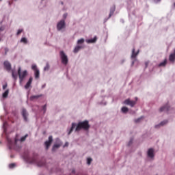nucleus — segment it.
<instances>
[{"label":"nucleus","instance_id":"obj_16","mask_svg":"<svg viewBox=\"0 0 175 175\" xmlns=\"http://www.w3.org/2000/svg\"><path fill=\"white\" fill-rule=\"evenodd\" d=\"M62 146V143L55 144L53 146L52 151H55L57 148H59Z\"/></svg>","mask_w":175,"mask_h":175},{"label":"nucleus","instance_id":"obj_17","mask_svg":"<svg viewBox=\"0 0 175 175\" xmlns=\"http://www.w3.org/2000/svg\"><path fill=\"white\" fill-rule=\"evenodd\" d=\"M139 50L137 52H135V48L132 50L131 58H135L139 55Z\"/></svg>","mask_w":175,"mask_h":175},{"label":"nucleus","instance_id":"obj_6","mask_svg":"<svg viewBox=\"0 0 175 175\" xmlns=\"http://www.w3.org/2000/svg\"><path fill=\"white\" fill-rule=\"evenodd\" d=\"M66 28V25L65 23V20H61L59 22L57 23V31H62V29H64Z\"/></svg>","mask_w":175,"mask_h":175},{"label":"nucleus","instance_id":"obj_9","mask_svg":"<svg viewBox=\"0 0 175 175\" xmlns=\"http://www.w3.org/2000/svg\"><path fill=\"white\" fill-rule=\"evenodd\" d=\"M124 105H128L129 106H131V107H133L135 105H136V101L131 100V99L128 98L124 100Z\"/></svg>","mask_w":175,"mask_h":175},{"label":"nucleus","instance_id":"obj_29","mask_svg":"<svg viewBox=\"0 0 175 175\" xmlns=\"http://www.w3.org/2000/svg\"><path fill=\"white\" fill-rule=\"evenodd\" d=\"M83 43H84V39L83 38H81V39L78 40L77 44H83Z\"/></svg>","mask_w":175,"mask_h":175},{"label":"nucleus","instance_id":"obj_40","mask_svg":"<svg viewBox=\"0 0 175 175\" xmlns=\"http://www.w3.org/2000/svg\"><path fill=\"white\" fill-rule=\"evenodd\" d=\"M2 31H3V29L2 27L0 28V35H1V32H2ZM0 42H1V38H0Z\"/></svg>","mask_w":175,"mask_h":175},{"label":"nucleus","instance_id":"obj_3","mask_svg":"<svg viewBox=\"0 0 175 175\" xmlns=\"http://www.w3.org/2000/svg\"><path fill=\"white\" fill-rule=\"evenodd\" d=\"M29 162H30V163H36L38 166H44V165H46V161H38V157L36 156H34L31 159H29Z\"/></svg>","mask_w":175,"mask_h":175},{"label":"nucleus","instance_id":"obj_42","mask_svg":"<svg viewBox=\"0 0 175 175\" xmlns=\"http://www.w3.org/2000/svg\"><path fill=\"white\" fill-rule=\"evenodd\" d=\"M113 13H114L113 11L110 12V14H109V17H110L111 16H113Z\"/></svg>","mask_w":175,"mask_h":175},{"label":"nucleus","instance_id":"obj_32","mask_svg":"<svg viewBox=\"0 0 175 175\" xmlns=\"http://www.w3.org/2000/svg\"><path fill=\"white\" fill-rule=\"evenodd\" d=\"M16 167V164L14 163H11L9 165L10 169H13V167Z\"/></svg>","mask_w":175,"mask_h":175},{"label":"nucleus","instance_id":"obj_34","mask_svg":"<svg viewBox=\"0 0 175 175\" xmlns=\"http://www.w3.org/2000/svg\"><path fill=\"white\" fill-rule=\"evenodd\" d=\"M143 118V117H141L139 118L135 119V122L137 123V122H140V120Z\"/></svg>","mask_w":175,"mask_h":175},{"label":"nucleus","instance_id":"obj_47","mask_svg":"<svg viewBox=\"0 0 175 175\" xmlns=\"http://www.w3.org/2000/svg\"><path fill=\"white\" fill-rule=\"evenodd\" d=\"M2 0H0V1H1Z\"/></svg>","mask_w":175,"mask_h":175},{"label":"nucleus","instance_id":"obj_24","mask_svg":"<svg viewBox=\"0 0 175 175\" xmlns=\"http://www.w3.org/2000/svg\"><path fill=\"white\" fill-rule=\"evenodd\" d=\"M12 75L13 79H14L15 80H17V77H18L17 72H14V71L12 70Z\"/></svg>","mask_w":175,"mask_h":175},{"label":"nucleus","instance_id":"obj_27","mask_svg":"<svg viewBox=\"0 0 175 175\" xmlns=\"http://www.w3.org/2000/svg\"><path fill=\"white\" fill-rule=\"evenodd\" d=\"M9 95V89H8L4 93H3V98H6Z\"/></svg>","mask_w":175,"mask_h":175},{"label":"nucleus","instance_id":"obj_12","mask_svg":"<svg viewBox=\"0 0 175 175\" xmlns=\"http://www.w3.org/2000/svg\"><path fill=\"white\" fill-rule=\"evenodd\" d=\"M4 68H5L6 70H10L12 69V65L9 62H4Z\"/></svg>","mask_w":175,"mask_h":175},{"label":"nucleus","instance_id":"obj_23","mask_svg":"<svg viewBox=\"0 0 175 175\" xmlns=\"http://www.w3.org/2000/svg\"><path fill=\"white\" fill-rule=\"evenodd\" d=\"M28 137V134H26L25 136L22 137L21 139H20V142L21 143H23V142H24L25 140L27 139V138Z\"/></svg>","mask_w":175,"mask_h":175},{"label":"nucleus","instance_id":"obj_25","mask_svg":"<svg viewBox=\"0 0 175 175\" xmlns=\"http://www.w3.org/2000/svg\"><path fill=\"white\" fill-rule=\"evenodd\" d=\"M21 42L25 43V44H27V43H28V40H27V38H22L21 40Z\"/></svg>","mask_w":175,"mask_h":175},{"label":"nucleus","instance_id":"obj_8","mask_svg":"<svg viewBox=\"0 0 175 175\" xmlns=\"http://www.w3.org/2000/svg\"><path fill=\"white\" fill-rule=\"evenodd\" d=\"M51 143H53V136L51 135L49 137V140L46 141L44 143L46 150H49V148H50V146H51Z\"/></svg>","mask_w":175,"mask_h":175},{"label":"nucleus","instance_id":"obj_44","mask_svg":"<svg viewBox=\"0 0 175 175\" xmlns=\"http://www.w3.org/2000/svg\"><path fill=\"white\" fill-rule=\"evenodd\" d=\"M72 173H75V170H72Z\"/></svg>","mask_w":175,"mask_h":175},{"label":"nucleus","instance_id":"obj_1","mask_svg":"<svg viewBox=\"0 0 175 175\" xmlns=\"http://www.w3.org/2000/svg\"><path fill=\"white\" fill-rule=\"evenodd\" d=\"M8 146L10 150H16V151H18L20 148H21V146H18L17 142H18V139L15 138L14 142L12 141V139L7 138Z\"/></svg>","mask_w":175,"mask_h":175},{"label":"nucleus","instance_id":"obj_2","mask_svg":"<svg viewBox=\"0 0 175 175\" xmlns=\"http://www.w3.org/2000/svg\"><path fill=\"white\" fill-rule=\"evenodd\" d=\"M81 129H84V131H88V129H90V123L88 122V120L79 122L77 125L75 132H79Z\"/></svg>","mask_w":175,"mask_h":175},{"label":"nucleus","instance_id":"obj_35","mask_svg":"<svg viewBox=\"0 0 175 175\" xmlns=\"http://www.w3.org/2000/svg\"><path fill=\"white\" fill-rule=\"evenodd\" d=\"M4 51H5V55H6L8 54V53H9V49L8 48H5L4 49Z\"/></svg>","mask_w":175,"mask_h":175},{"label":"nucleus","instance_id":"obj_39","mask_svg":"<svg viewBox=\"0 0 175 175\" xmlns=\"http://www.w3.org/2000/svg\"><path fill=\"white\" fill-rule=\"evenodd\" d=\"M63 17H64V18H66V17H68V14H64L63 15Z\"/></svg>","mask_w":175,"mask_h":175},{"label":"nucleus","instance_id":"obj_4","mask_svg":"<svg viewBox=\"0 0 175 175\" xmlns=\"http://www.w3.org/2000/svg\"><path fill=\"white\" fill-rule=\"evenodd\" d=\"M18 75L19 76V80L21 83L24 81V79L27 77V75H28V72L27 70H24L23 72H21V67H19L18 69Z\"/></svg>","mask_w":175,"mask_h":175},{"label":"nucleus","instance_id":"obj_15","mask_svg":"<svg viewBox=\"0 0 175 175\" xmlns=\"http://www.w3.org/2000/svg\"><path fill=\"white\" fill-rule=\"evenodd\" d=\"M148 157H149V158H152L154 157V149L152 148L148 149Z\"/></svg>","mask_w":175,"mask_h":175},{"label":"nucleus","instance_id":"obj_11","mask_svg":"<svg viewBox=\"0 0 175 175\" xmlns=\"http://www.w3.org/2000/svg\"><path fill=\"white\" fill-rule=\"evenodd\" d=\"M169 61H170V62H172V64H174V62H175V49H174V52L170 55Z\"/></svg>","mask_w":175,"mask_h":175},{"label":"nucleus","instance_id":"obj_45","mask_svg":"<svg viewBox=\"0 0 175 175\" xmlns=\"http://www.w3.org/2000/svg\"><path fill=\"white\" fill-rule=\"evenodd\" d=\"M42 88H44V85L42 86Z\"/></svg>","mask_w":175,"mask_h":175},{"label":"nucleus","instance_id":"obj_46","mask_svg":"<svg viewBox=\"0 0 175 175\" xmlns=\"http://www.w3.org/2000/svg\"><path fill=\"white\" fill-rule=\"evenodd\" d=\"M9 5H10V2H9Z\"/></svg>","mask_w":175,"mask_h":175},{"label":"nucleus","instance_id":"obj_5","mask_svg":"<svg viewBox=\"0 0 175 175\" xmlns=\"http://www.w3.org/2000/svg\"><path fill=\"white\" fill-rule=\"evenodd\" d=\"M60 57L62 59V64H63V65H68L69 59H68V56L65 54L64 51H60Z\"/></svg>","mask_w":175,"mask_h":175},{"label":"nucleus","instance_id":"obj_22","mask_svg":"<svg viewBox=\"0 0 175 175\" xmlns=\"http://www.w3.org/2000/svg\"><path fill=\"white\" fill-rule=\"evenodd\" d=\"M167 123V120H164L161 122L159 125L156 126V128H157V126H163V125H166Z\"/></svg>","mask_w":175,"mask_h":175},{"label":"nucleus","instance_id":"obj_13","mask_svg":"<svg viewBox=\"0 0 175 175\" xmlns=\"http://www.w3.org/2000/svg\"><path fill=\"white\" fill-rule=\"evenodd\" d=\"M170 107L166 105L165 106L161 107L159 109V112L162 113V111H169Z\"/></svg>","mask_w":175,"mask_h":175},{"label":"nucleus","instance_id":"obj_31","mask_svg":"<svg viewBox=\"0 0 175 175\" xmlns=\"http://www.w3.org/2000/svg\"><path fill=\"white\" fill-rule=\"evenodd\" d=\"M92 162V159L91 158H88L87 159V164L88 165H91V163Z\"/></svg>","mask_w":175,"mask_h":175},{"label":"nucleus","instance_id":"obj_21","mask_svg":"<svg viewBox=\"0 0 175 175\" xmlns=\"http://www.w3.org/2000/svg\"><path fill=\"white\" fill-rule=\"evenodd\" d=\"M96 40H97V38H96V36L92 39L87 40L86 42H87V43H95V42H96Z\"/></svg>","mask_w":175,"mask_h":175},{"label":"nucleus","instance_id":"obj_7","mask_svg":"<svg viewBox=\"0 0 175 175\" xmlns=\"http://www.w3.org/2000/svg\"><path fill=\"white\" fill-rule=\"evenodd\" d=\"M31 69L34 70V76L36 79H39L40 76V72L39 71V69H38V67L36 64H33L31 66Z\"/></svg>","mask_w":175,"mask_h":175},{"label":"nucleus","instance_id":"obj_19","mask_svg":"<svg viewBox=\"0 0 175 175\" xmlns=\"http://www.w3.org/2000/svg\"><path fill=\"white\" fill-rule=\"evenodd\" d=\"M81 49H83V46L77 45V46H75L73 52L75 53H79V51H80V50H81Z\"/></svg>","mask_w":175,"mask_h":175},{"label":"nucleus","instance_id":"obj_30","mask_svg":"<svg viewBox=\"0 0 175 175\" xmlns=\"http://www.w3.org/2000/svg\"><path fill=\"white\" fill-rule=\"evenodd\" d=\"M50 69V65L49 64H46V66L44 68V70H49Z\"/></svg>","mask_w":175,"mask_h":175},{"label":"nucleus","instance_id":"obj_18","mask_svg":"<svg viewBox=\"0 0 175 175\" xmlns=\"http://www.w3.org/2000/svg\"><path fill=\"white\" fill-rule=\"evenodd\" d=\"M42 96H43V95L42 94L31 96L30 97V100H35V99H39V98H42Z\"/></svg>","mask_w":175,"mask_h":175},{"label":"nucleus","instance_id":"obj_41","mask_svg":"<svg viewBox=\"0 0 175 175\" xmlns=\"http://www.w3.org/2000/svg\"><path fill=\"white\" fill-rule=\"evenodd\" d=\"M68 146H69V144H68V142H66V143L65 144V145L64 146V147H68Z\"/></svg>","mask_w":175,"mask_h":175},{"label":"nucleus","instance_id":"obj_10","mask_svg":"<svg viewBox=\"0 0 175 175\" xmlns=\"http://www.w3.org/2000/svg\"><path fill=\"white\" fill-rule=\"evenodd\" d=\"M21 114L23 117L24 121L27 122V121H28V112L27 111V109H23Z\"/></svg>","mask_w":175,"mask_h":175},{"label":"nucleus","instance_id":"obj_28","mask_svg":"<svg viewBox=\"0 0 175 175\" xmlns=\"http://www.w3.org/2000/svg\"><path fill=\"white\" fill-rule=\"evenodd\" d=\"M128 107H122V113H128Z\"/></svg>","mask_w":175,"mask_h":175},{"label":"nucleus","instance_id":"obj_43","mask_svg":"<svg viewBox=\"0 0 175 175\" xmlns=\"http://www.w3.org/2000/svg\"><path fill=\"white\" fill-rule=\"evenodd\" d=\"M131 143H132V139L130 141L129 144V146L131 145Z\"/></svg>","mask_w":175,"mask_h":175},{"label":"nucleus","instance_id":"obj_26","mask_svg":"<svg viewBox=\"0 0 175 175\" xmlns=\"http://www.w3.org/2000/svg\"><path fill=\"white\" fill-rule=\"evenodd\" d=\"M167 61L166 60V59L162 62L161 63H160L159 64V66H166V64H167Z\"/></svg>","mask_w":175,"mask_h":175},{"label":"nucleus","instance_id":"obj_37","mask_svg":"<svg viewBox=\"0 0 175 175\" xmlns=\"http://www.w3.org/2000/svg\"><path fill=\"white\" fill-rule=\"evenodd\" d=\"M6 88H8V83L3 85V90H6Z\"/></svg>","mask_w":175,"mask_h":175},{"label":"nucleus","instance_id":"obj_38","mask_svg":"<svg viewBox=\"0 0 175 175\" xmlns=\"http://www.w3.org/2000/svg\"><path fill=\"white\" fill-rule=\"evenodd\" d=\"M148 64H150V62H145V68H148Z\"/></svg>","mask_w":175,"mask_h":175},{"label":"nucleus","instance_id":"obj_20","mask_svg":"<svg viewBox=\"0 0 175 175\" xmlns=\"http://www.w3.org/2000/svg\"><path fill=\"white\" fill-rule=\"evenodd\" d=\"M76 128V123H72V126L68 132V135H70L73 132V129Z\"/></svg>","mask_w":175,"mask_h":175},{"label":"nucleus","instance_id":"obj_36","mask_svg":"<svg viewBox=\"0 0 175 175\" xmlns=\"http://www.w3.org/2000/svg\"><path fill=\"white\" fill-rule=\"evenodd\" d=\"M21 32H23V29H18L16 33L17 36H18V35H20L21 33Z\"/></svg>","mask_w":175,"mask_h":175},{"label":"nucleus","instance_id":"obj_14","mask_svg":"<svg viewBox=\"0 0 175 175\" xmlns=\"http://www.w3.org/2000/svg\"><path fill=\"white\" fill-rule=\"evenodd\" d=\"M32 80H33L32 77H30V78L29 79L28 82H27V84L25 85V88L26 90H28V88H29V87H31V84H32Z\"/></svg>","mask_w":175,"mask_h":175},{"label":"nucleus","instance_id":"obj_33","mask_svg":"<svg viewBox=\"0 0 175 175\" xmlns=\"http://www.w3.org/2000/svg\"><path fill=\"white\" fill-rule=\"evenodd\" d=\"M46 108H47V105H44L42 107V110L44 111V113H46Z\"/></svg>","mask_w":175,"mask_h":175}]
</instances>
